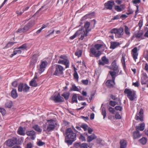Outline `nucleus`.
<instances>
[{"label":"nucleus","mask_w":148,"mask_h":148,"mask_svg":"<svg viewBox=\"0 0 148 148\" xmlns=\"http://www.w3.org/2000/svg\"><path fill=\"white\" fill-rule=\"evenodd\" d=\"M12 102L11 101H8L5 104V106L8 108H11L12 106Z\"/></svg>","instance_id":"nucleus-43"},{"label":"nucleus","mask_w":148,"mask_h":148,"mask_svg":"<svg viewBox=\"0 0 148 148\" xmlns=\"http://www.w3.org/2000/svg\"><path fill=\"white\" fill-rule=\"evenodd\" d=\"M79 138L82 141H86V139L85 137L82 134H80Z\"/></svg>","instance_id":"nucleus-46"},{"label":"nucleus","mask_w":148,"mask_h":148,"mask_svg":"<svg viewBox=\"0 0 148 148\" xmlns=\"http://www.w3.org/2000/svg\"><path fill=\"white\" fill-rule=\"evenodd\" d=\"M118 29L116 28H113L110 31V33L115 34V37H116V34H117V32H118Z\"/></svg>","instance_id":"nucleus-45"},{"label":"nucleus","mask_w":148,"mask_h":148,"mask_svg":"<svg viewBox=\"0 0 148 148\" xmlns=\"http://www.w3.org/2000/svg\"><path fill=\"white\" fill-rule=\"evenodd\" d=\"M132 54L134 60L136 61V60L137 58L138 55L137 48L136 47H134L132 50Z\"/></svg>","instance_id":"nucleus-15"},{"label":"nucleus","mask_w":148,"mask_h":148,"mask_svg":"<svg viewBox=\"0 0 148 148\" xmlns=\"http://www.w3.org/2000/svg\"><path fill=\"white\" fill-rule=\"evenodd\" d=\"M51 99L52 100H53L55 102H62L64 101V98L61 97L59 93H58L57 95H54L52 96Z\"/></svg>","instance_id":"nucleus-10"},{"label":"nucleus","mask_w":148,"mask_h":148,"mask_svg":"<svg viewBox=\"0 0 148 148\" xmlns=\"http://www.w3.org/2000/svg\"><path fill=\"white\" fill-rule=\"evenodd\" d=\"M148 81V77L145 73H143L141 77V82L142 84H146Z\"/></svg>","instance_id":"nucleus-14"},{"label":"nucleus","mask_w":148,"mask_h":148,"mask_svg":"<svg viewBox=\"0 0 148 148\" xmlns=\"http://www.w3.org/2000/svg\"><path fill=\"white\" fill-rule=\"evenodd\" d=\"M66 137L68 139H71L74 140L75 141L76 140V134L74 132L71 128H69L67 129L66 131Z\"/></svg>","instance_id":"nucleus-7"},{"label":"nucleus","mask_w":148,"mask_h":148,"mask_svg":"<svg viewBox=\"0 0 148 148\" xmlns=\"http://www.w3.org/2000/svg\"><path fill=\"white\" fill-rule=\"evenodd\" d=\"M119 71L111 70L109 71V73L112 77L113 80H115L116 77L118 75Z\"/></svg>","instance_id":"nucleus-19"},{"label":"nucleus","mask_w":148,"mask_h":148,"mask_svg":"<svg viewBox=\"0 0 148 148\" xmlns=\"http://www.w3.org/2000/svg\"><path fill=\"white\" fill-rule=\"evenodd\" d=\"M77 97L78 98V99L79 100L82 101L83 100V97L82 96L80 95L79 94H77Z\"/></svg>","instance_id":"nucleus-62"},{"label":"nucleus","mask_w":148,"mask_h":148,"mask_svg":"<svg viewBox=\"0 0 148 148\" xmlns=\"http://www.w3.org/2000/svg\"><path fill=\"white\" fill-rule=\"evenodd\" d=\"M109 63V60L105 56L102 58L101 60L99 61V64L100 65H104L105 64H108Z\"/></svg>","instance_id":"nucleus-11"},{"label":"nucleus","mask_w":148,"mask_h":148,"mask_svg":"<svg viewBox=\"0 0 148 148\" xmlns=\"http://www.w3.org/2000/svg\"><path fill=\"white\" fill-rule=\"evenodd\" d=\"M12 85L14 87H16L17 86V82L16 81H14L12 83Z\"/></svg>","instance_id":"nucleus-63"},{"label":"nucleus","mask_w":148,"mask_h":148,"mask_svg":"<svg viewBox=\"0 0 148 148\" xmlns=\"http://www.w3.org/2000/svg\"><path fill=\"white\" fill-rule=\"evenodd\" d=\"M27 46L26 44L23 45L22 46L18 47V49H21L23 50H24L26 49Z\"/></svg>","instance_id":"nucleus-51"},{"label":"nucleus","mask_w":148,"mask_h":148,"mask_svg":"<svg viewBox=\"0 0 148 148\" xmlns=\"http://www.w3.org/2000/svg\"><path fill=\"white\" fill-rule=\"evenodd\" d=\"M19 49H18V48L17 49H15L14 50V51L13 54L11 55L12 56L11 57H12L16 55L17 54L21 53V51Z\"/></svg>","instance_id":"nucleus-32"},{"label":"nucleus","mask_w":148,"mask_h":148,"mask_svg":"<svg viewBox=\"0 0 148 148\" xmlns=\"http://www.w3.org/2000/svg\"><path fill=\"white\" fill-rule=\"evenodd\" d=\"M29 88V87L27 84L21 83L18 85V91L19 92H21L23 91L25 92H27Z\"/></svg>","instance_id":"nucleus-9"},{"label":"nucleus","mask_w":148,"mask_h":148,"mask_svg":"<svg viewBox=\"0 0 148 148\" xmlns=\"http://www.w3.org/2000/svg\"><path fill=\"white\" fill-rule=\"evenodd\" d=\"M11 95L12 97L14 99H15L18 97V95L16 89L12 90L11 92Z\"/></svg>","instance_id":"nucleus-30"},{"label":"nucleus","mask_w":148,"mask_h":148,"mask_svg":"<svg viewBox=\"0 0 148 148\" xmlns=\"http://www.w3.org/2000/svg\"><path fill=\"white\" fill-rule=\"evenodd\" d=\"M143 33L142 32H138L135 35V37L137 38H143L142 36H143Z\"/></svg>","instance_id":"nucleus-39"},{"label":"nucleus","mask_w":148,"mask_h":148,"mask_svg":"<svg viewBox=\"0 0 148 148\" xmlns=\"http://www.w3.org/2000/svg\"><path fill=\"white\" fill-rule=\"evenodd\" d=\"M143 25V23L142 21L141 20H140L139 21V23L138 24V25L139 27L140 28H141V27H142V26Z\"/></svg>","instance_id":"nucleus-61"},{"label":"nucleus","mask_w":148,"mask_h":148,"mask_svg":"<svg viewBox=\"0 0 148 148\" xmlns=\"http://www.w3.org/2000/svg\"><path fill=\"white\" fill-rule=\"evenodd\" d=\"M145 124L144 123L140 124V126H136V131H139V130L141 131H143L145 129Z\"/></svg>","instance_id":"nucleus-23"},{"label":"nucleus","mask_w":148,"mask_h":148,"mask_svg":"<svg viewBox=\"0 0 148 148\" xmlns=\"http://www.w3.org/2000/svg\"><path fill=\"white\" fill-rule=\"evenodd\" d=\"M87 130L88 131V133L90 134H91L93 131L92 129L89 127H88Z\"/></svg>","instance_id":"nucleus-64"},{"label":"nucleus","mask_w":148,"mask_h":148,"mask_svg":"<svg viewBox=\"0 0 148 148\" xmlns=\"http://www.w3.org/2000/svg\"><path fill=\"white\" fill-rule=\"evenodd\" d=\"M143 111L142 109H140V111L138 114H137L135 117V119L137 120H140L141 121H143Z\"/></svg>","instance_id":"nucleus-12"},{"label":"nucleus","mask_w":148,"mask_h":148,"mask_svg":"<svg viewBox=\"0 0 148 148\" xmlns=\"http://www.w3.org/2000/svg\"><path fill=\"white\" fill-rule=\"evenodd\" d=\"M103 104H102V106ZM101 114L103 116V119H104L106 116V112L105 108L104 107H102V106H101Z\"/></svg>","instance_id":"nucleus-33"},{"label":"nucleus","mask_w":148,"mask_h":148,"mask_svg":"<svg viewBox=\"0 0 148 148\" xmlns=\"http://www.w3.org/2000/svg\"><path fill=\"white\" fill-rule=\"evenodd\" d=\"M75 141L74 140H73L71 139H68L66 137L65 139V142L68 145H72L73 143Z\"/></svg>","instance_id":"nucleus-35"},{"label":"nucleus","mask_w":148,"mask_h":148,"mask_svg":"<svg viewBox=\"0 0 148 148\" xmlns=\"http://www.w3.org/2000/svg\"><path fill=\"white\" fill-rule=\"evenodd\" d=\"M58 63L60 64L64 65L66 66V68H68L69 67V61L67 59L64 60L59 59Z\"/></svg>","instance_id":"nucleus-13"},{"label":"nucleus","mask_w":148,"mask_h":148,"mask_svg":"<svg viewBox=\"0 0 148 148\" xmlns=\"http://www.w3.org/2000/svg\"><path fill=\"white\" fill-rule=\"evenodd\" d=\"M145 32L144 35V36L146 37H148V29L147 27H146L145 28Z\"/></svg>","instance_id":"nucleus-58"},{"label":"nucleus","mask_w":148,"mask_h":148,"mask_svg":"<svg viewBox=\"0 0 148 148\" xmlns=\"http://www.w3.org/2000/svg\"><path fill=\"white\" fill-rule=\"evenodd\" d=\"M133 85L135 87H138L139 85V82L138 81H137L136 82H134L133 83Z\"/></svg>","instance_id":"nucleus-60"},{"label":"nucleus","mask_w":148,"mask_h":148,"mask_svg":"<svg viewBox=\"0 0 148 148\" xmlns=\"http://www.w3.org/2000/svg\"><path fill=\"white\" fill-rule=\"evenodd\" d=\"M18 134L21 135H24L25 134L23 128L22 127H20L18 130Z\"/></svg>","instance_id":"nucleus-31"},{"label":"nucleus","mask_w":148,"mask_h":148,"mask_svg":"<svg viewBox=\"0 0 148 148\" xmlns=\"http://www.w3.org/2000/svg\"><path fill=\"white\" fill-rule=\"evenodd\" d=\"M45 143L41 140H39L37 143V145L39 146H42L45 144Z\"/></svg>","instance_id":"nucleus-55"},{"label":"nucleus","mask_w":148,"mask_h":148,"mask_svg":"<svg viewBox=\"0 0 148 148\" xmlns=\"http://www.w3.org/2000/svg\"><path fill=\"white\" fill-rule=\"evenodd\" d=\"M72 87L70 88L71 91H79V90L75 85L73 84H71Z\"/></svg>","instance_id":"nucleus-29"},{"label":"nucleus","mask_w":148,"mask_h":148,"mask_svg":"<svg viewBox=\"0 0 148 148\" xmlns=\"http://www.w3.org/2000/svg\"><path fill=\"white\" fill-rule=\"evenodd\" d=\"M125 56L123 55L121 59V62L122 63V64H123V66H124L125 65Z\"/></svg>","instance_id":"nucleus-50"},{"label":"nucleus","mask_w":148,"mask_h":148,"mask_svg":"<svg viewBox=\"0 0 148 148\" xmlns=\"http://www.w3.org/2000/svg\"><path fill=\"white\" fill-rule=\"evenodd\" d=\"M62 96L64 97L65 100H68L70 96V93L68 92H64L63 93Z\"/></svg>","instance_id":"nucleus-34"},{"label":"nucleus","mask_w":148,"mask_h":148,"mask_svg":"<svg viewBox=\"0 0 148 148\" xmlns=\"http://www.w3.org/2000/svg\"><path fill=\"white\" fill-rule=\"evenodd\" d=\"M114 2L113 1H109L107 3H105L104 5L106 8L111 10L112 9Z\"/></svg>","instance_id":"nucleus-17"},{"label":"nucleus","mask_w":148,"mask_h":148,"mask_svg":"<svg viewBox=\"0 0 148 148\" xmlns=\"http://www.w3.org/2000/svg\"><path fill=\"white\" fill-rule=\"evenodd\" d=\"M48 125L47 128H44L43 131L47 132H49L53 131L55 128L56 124L55 121L52 119L47 121Z\"/></svg>","instance_id":"nucleus-4"},{"label":"nucleus","mask_w":148,"mask_h":148,"mask_svg":"<svg viewBox=\"0 0 148 148\" xmlns=\"http://www.w3.org/2000/svg\"><path fill=\"white\" fill-rule=\"evenodd\" d=\"M108 110L110 112L113 114H114V113L115 110L114 108H112L111 107H110L109 108Z\"/></svg>","instance_id":"nucleus-53"},{"label":"nucleus","mask_w":148,"mask_h":148,"mask_svg":"<svg viewBox=\"0 0 148 148\" xmlns=\"http://www.w3.org/2000/svg\"><path fill=\"white\" fill-rule=\"evenodd\" d=\"M110 69L111 70L114 71H119L118 66L117 65L116 62L115 60L113 61L112 63L111 66L110 67Z\"/></svg>","instance_id":"nucleus-16"},{"label":"nucleus","mask_w":148,"mask_h":148,"mask_svg":"<svg viewBox=\"0 0 148 148\" xmlns=\"http://www.w3.org/2000/svg\"><path fill=\"white\" fill-rule=\"evenodd\" d=\"M134 4H135V5H137V4L139 3L140 2V0H134L132 1Z\"/></svg>","instance_id":"nucleus-57"},{"label":"nucleus","mask_w":148,"mask_h":148,"mask_svg":"<svg viewBox=\"0 0 148 148\" xmlns=\"http://www.w3.org/2000/svg\"><path fill=\"white\" fill-rule=\"evenodd\" d=\"M90 26V23L88 22H86L83 29H82L77 30L73 36L70 37V39L73 40L77 36L80 35L81 37L79 39L81 40H83L85 37L87 36L88 33L91 30V29L89 28Z\"/></svg>","instance_id":"nucleus-1"},{"label":"nucleus","mask_w":148,"mask_h":148,"mask_svg":"<svg viewBox=\"0 0 148 148\" xmlns=\"http://www.w3.org/2000/svg\"><path fill=\"white\" fill-rule=\"evenodd\" d=\"M82 51L81 50H79L77 51L75 53V55L76 56H77L78 58L80 57L82 55Z\"/></svg>","instance_id":"nucleus-40"},{"label":"nucleus","mask_w":148,"mask_h":148,"mask_svg":"<svg viewBox=\"0 0 148 148\" xmlns=\"http://www.w3.org/2000/svg\"><path fill=\"white\" fill-rule=\"evenodd\" d=\"M84 134L88 136L87 142H91L97 138L96 136L94 134H92L90 136H88L87 133L85 132Z\"/></svg>","instance_id":"nucleus-18"},{"label":"nucleus","mask_w":148,"mask_h":148,"mask_svg":"<svg viewBox=\"0 0 148 148\" xmlns=\"http://www.w3.org/2000/svg\"><path fill=\"white\" fill-rule=\"evenodd\" d=\"M81 127L85 131H86L87 130L89 127L86 124H83L81 125Z\"/></svg>","instance_id":"nucleus-41"},{"label":"nucleus","mask_w":148,"mask_h":148,"mask_svg":"<svg viewBox=\"0 0 148 148\" xmlns=\"http://www.w3.org/2000/svg\"><path fill=\"white\" fill-rule=\"evenodd\" d=\"M29 136H30L31 137V139L34 140V139L35 138V137L34 136V135L35 134V131H28L26 133Z\"/></svg>","instance_id":"nucleus-22"},{"label":"nucleus","mask_w":148,"mask_h":148,"mask_svg":"<svg viewBox=\"0 0 148 148\" xmlns=\"http://www.w3.org/2000/svg\"><path fill=\"white\" fill-rule=\"evenodd\" d=\"M124 93L127 94V97L130 101H134L137 97L136 92L133 90L126 88Z\"/></svg>","instance_id":"nucleus-3"},{"label":"nucleus","mask_w":148,"mask_h":148,"mask_svg":"<svg viewBox=\"0 0 148 148\" xmlns=\"http://www.w3.org/2000/svg\"><path fill=\"white\" fill-rule=\"evenodd\" d=\"M141 136L139 131H136L133 132V136L134 139L139 138Z\"/></svg>","instance_id":"nucleus-28"},{"label":"nucleus","mask_w":148,"mask_h":148,"mask_svg":"<svg viewBox=\"0 0 148 148\" xmlns=\"http://www.w3.org/2000/svg\"><path fill=\"white\" fill-rule=\"evenodd\" d=\"M15 43V42H9L8 43L7 45H6V46L5 47H4V48L5 49H7V48H9V47H12V46Z\"/></svg>","instance_id":"nucleus-44"},{"label":"nucleus","mask_w":148,"mask_h":148,"mask_svg":"<svg viewBox=\"0 0 148 148\" xmlns=\"http://www.w3.org/2000/svg\"><path fill=\"white\" fill-rule=\"evenodd\" d=\"M47 64V62L46 61H43L41 62V64L39 66H37V71L35 74V76L34 78L30 82V85L31 86L36 87L37 86L38 84L35 79L37 78L38 73L41 74L45 70V69Z\"/></svg>","instance_id":"nucleus-2"},{"label":"nucleus","mask_w":148,"mask_h":148,"mask_svg":"<svg viewBox=\"0 0 148 148\" xmlns=\"http://www.w3.org/2000/svg\"><path fill=\"white\" fill-rule=\"evenodd\" d=\"M120 148H126L127 146L126 141L125 140H121Z\"/></svg>","instance_id":"nucleus-27"},{"label":"nucleus","mask_w":148,"mask_h":148,"mask_svg":"<svg viewBox=\"0 0 148 148\" xmlns=\"http://www.w3.org/2000/svg\"><path fill=\"white\" fill-rule=\"evenodd\" d=\"M0 112L3 116L5 115L6 113L5 110L4 109L1 108H0Z\"/></svg>","instance_id":"nucleus-48"},{"label":"nucleus","mask_w":148,"mask_h":148,"mask_svg":"<svg viewBox=\"0 0 148 148\" xmlns=\"http://www.w3.org/2000/svg\"><path fill=\"white\" fill-rule=\"evenodd\" d=\"M140 142L143 145L145 144L147 142V139L145 137H143L139 140Z\"/></svg>","instance_id":"nucleus-37"},{"label":"nucleus","mask_w":148,"mask_h":148,"mask_svg":"<svg viewBox=\"0 0 148 148\" xmlns=\"http://www.w3.org/2000/svg\"><path fill=\"white\" fill-rule=\"evenodd\" d=\"M123 34V29L122 28H119L118 30L117 34H116V37L117 38H119L121 37V36Z\"/></svg>","instance_id":"nucleus-20"},{"label":"nucleus","mask_w":148,"mask_h":148,"mask_svg":"<svg viewBox=\"0 0 148 148\" xmlns=\"http://www.w3.org/2000/svg\"><path fill=\"white\" fill-rule=\"evenodd\" d=\"M103 45L101 44H97L95 45V48H92L90 49V52L95 57H99L101 54L100 51H98L97 53L96 50H97L100 49Z\"/></svg>","instance_id":"nucleus-5"},{"label":"nucleus","mask_w":148,"mask_h":148,"mask_svg":"<svg viewBox=\"0 0 148 148\" xmlns=\"http://www.w3.org/2000/svg\"><path fill=\"white\" fill-rule=\"evenodd\" d=\"M77 94H74L73 95L72 100L71 101L72 103H78V101L77 100Z\"/></svg>","instance_id":"nucleus-26"},{"label":"nucleus","mask_w":148,"mask_h":148,"mask_svg":"<svg viewBox=\"0 0 148 148\" xmlns=\"http://www.w3.org/2000/svg\"><path fill=\"white\" fill-rule=\"evenodd\" d=\"M109 104L113 107H114L116 104V102L115 101H110L109 102Z\"/></svg>","instance_id":"nucleus-52"},{"label":"nucleus","mask_w":148,"mask_h":148,"mask_svg":"<svg viewBox=\"0 0 148 148\" xmlns=\"http://www.w3.org/2000/svg\"><path fill=\"white\" fill-rule=\"evenodd\" d=\"M13 141L12 139H9L7 142V145L9 147H12L14 145Z\"/></svg>","instance_id":"nucleus-38"},{"label":"nucleus","mask_w":148,"mask_h":148,"mask_svg":"<svg viewBox=\"0 0 148 148\" xmlns=\"http://www.w3.org/2000/svg\"><path fill=\"white\" fill-rule=\"evenodd\" d=\"M64 70L63 67L60 65L57 64L56 66V70L53 74L58 76H62Z\"/></svg>","instance_id":"nucleus-8"},{"label":"nucleus","mask_w":148,"mask_h":148,"mask_svg":"<svg viewBox=\"0 0 148 148\" xmlns=\"http://www.w3.org/2000/svg\"><path fill=\"white\" fill-rule=\"evenodd\" d=\"M33 128L36 131L41 132L42 131V130L41 129L40 127L37 125H36L34 126Z\"/></svg>","instance_id":"nucleus-42"},{"label":"nucleus","mask_w":148,"mask_h":148,"mask_svg":"<svg viewBox=\"0 0 148 148\" xmlns=\"http://www.w3.org/2000/svg\"><path fill=\"white\" fill-rule=\"evenodd\" d=\"M115 108L117 110L121 111L122 110V107L120 106H116L115 107Z\"/></svg>","instance_id":"nucleus-54"},{"label":"nucleus","mask_w":148,"mask_h":148,"mask_svg":"<svg viewBox=\"0 0 148 148\" xmlns=\"http://www.w3.org/2000/svg\"><path fill=\"white\" fill-rule=\"evenodd\" d=\"M73 76L74 78L77 80H78L79 78V76L77 73L76 71L75 70V71L73 74Z\"/></svg>","instance_id":"nucleus-49"},{"label":"nucleus","mask_w":148,"mask_h":148,"mask_svg":"<svg viewBox=\"0 0 148 148\" xmlns=\"http://www.w3.org/2000/svg\"><path fill=\"white\" fill-rule=\"evenodd\" d=\"M114 9L117 12H121L124 9V5H121L120 6L115 5Z\"/></svg>","instance_id":"nucleus-24"},{"label":"nucleus","mask_w":148,"mask_h":148,"mask_svg":"<svg viewBox=\"0 0 148 148\" xmlns=\"http://www.w3.org/2000/svg\"><path fill=\"white\" fill-rule=\"evenodd\" d=\"M35 21L34 20H32L27 25H25L22 29H18L17 33H22L26 32L30 28L32 27L34 24Z\"/></svg>","instance_id":"nucleus-6"},{"label":"nucleus","mask_w":148,"mask_h":148,"mask_svg":"<svg viewBox=\"0 0 148 148\" xmlns=\"http://www.w3.org/2000/svg\"><path fill=\"white\" fill-rule=\"evenodd\" d=\"M82 82L84 84L87 85L88 83V79L82 80Z\"/></svg>","instance_id":"nucleus-59"},{"label":"nucleus","mask_w":148,"mask_h":148,"mask_svg":"<svg viewBox=\"0 0 148 148\" xmlns=\"http://www.w3.org/2000/svg\"><path fill=\"white\" fill-rule=\"evenodd\" d=\"M114 80L112 79V80H108L106 83V85L109 87H113L115 83Z\"/></svg>","instance_id":"nucleus-21"},{"label":"nucleus","mask_w":148,"mask_h":148,"mask_svg":"<svg viewBox=\"0 0 148 148\" xmlns=\"http://www.w3.org/2000/svg\"><path fill=\"white\" fill-rule=\"evenodd\" d=\"M79 146L81 148H88V144L86 143H82Z\"/></svg>","instance_id":"nucleus-47"},{"label":"nucleus","mask_w":148,"mask_h":148,"mask_svg":"<svg viewBox=\"0 0 148 148\" xmlns=\"http://www.w3.org/2000/svg\"><path fill=\"white\" fill-rule=\"evenodd\" d=\"M115 117L116 119H121V117L119 114L117 112L115 115Z\"/></svg>","instance_id":"nucleus-56"},{"label":"nucleus","mask_w":148,"mask_h":148,"mask_svg":"<svg viewBox=\"0 0 148 148\" xmlns=\"http://www.w3.org/2000/svg\"><path fill=\"white\" fill-rule=\"evenodd\" d=\"M120 45L119 42H113L111 43L110 48L111 49H114Z\"/></svg>","instance_id":"nucleus-25"},{"label":"nucleus","mask_w":148,"mask_h":148,"mask_svg":"<svg viewBox=\"0 0 148 148\" xmlns=\"http://www.w3.org/2000/svg\"><path fill=\"white\" fill-rule=\"evenodd\" d=\"M124 27V31L125 34L129 36L130 35V29L128 28V27L126 25H125Z\"/></svg>","instance_id":"nucleus-36"}]
</instances>
